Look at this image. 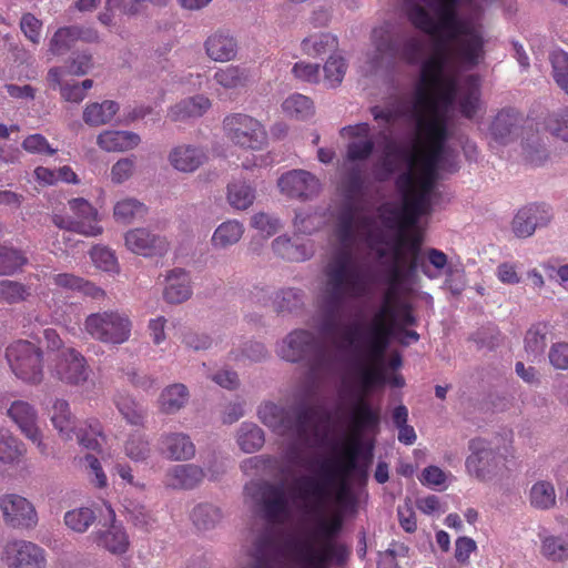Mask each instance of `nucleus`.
Wrapping results in <instances>:
<instances>
[{
    "label": "nucleus",
    "instance_id": "nucleus-3",
    "mask_svg": "<svg viewBox=\"0 0 568 568\" xmlns=\"http://www.w3.org/2000/svg\"><path fill=\"white\" fill-rule=\"evenodd\" d=\"M325 276L321 300V331L324 336L339 351L361 353L365 349L371 361H382L390 338L396 334L397 321L374 315L366 332L359 323L341 327L338 320L346 301L365 296L368 287L361 271L352 262L349 252L336 256L326 267Z\"/></svg>",
    "mask_w": 568,
    "mask_h": 568
},
{
    "label": "nucleus",
    "instance_id": "nucleus-6",
    "mask_svg": "<svg viewBox=\"0 0 568 568\" xmlns=\"http://www.w3.org/2000/svg\"><path fill=\"white\" fill-rule=\"evenodd\" d=\"M437 21L419 3L414 2L407 8L409 22L419 31L433 37H440L443 31L447 32V39L456 40L463 32L470 28L468 23L458 16L459 0H433Z\"/></svg>",
    "mask_w": 568,
    "mask_h": 568
},
{
    "label": "nucleus",
    "instance_id": "nucleus-29",
    "mask_svg": "<svg viewBox=\"0 0 568 568\" xmlns=\"http://www.w3.org/2000/svg\"><path fill=\"white\" fill-rule=\"evenodd\" d=\"M162 450L174 462H189L195 456V445L184 433H170L161 437Z\"/></svg>",
    "mask_w": 568,
    "mask_h": 568
},
{
    "label": "nucleus",
    "instance_id": "nucleus-45",
    "mask_svg": "<svg viewBox=\"0 0 568 568\" xmlns=\"http://www.w3.org/2000/svg\"><path fill=\"white\" fill-rule=\"evenodd\" d=\"M272 247L280 257L292 262L305 261L310 256L305 245L297 244L285 236L276 237L272 243Z\"/></svg>",
    "mask_w": 568,
    "mask_h": 568
},
{
    "label": "nucleus",
    "instance_id": "nucleus-14",
    "mask_svg": "<svg viewBox=\"0 0 568 568\" xmlns=\"http://www.w3.org/2000/svg\"><path fill=\"white\" fill-rule=\"evenodd\" d=\"M296 555L303 568H328L333 560L343 565L349 551L346 546L331 541L322 542L321 548L313 541H304L297 547Z\"/></svg>",
    "mask_w": 568,
    "mask_h": 568
},
{
    "label": "nucleus",
    "instance_id": "nucleus-11",
    "mask_svg": "<svg viewBox=\"0 0 568 568\" xmlns=\"http://www.w3.org/2000/svg\"><path fill=\"white\" fill-rule=\"evenodd\" d=\"M0 510L3 524L14 530L30 531L38 526L36 507L26 497L18 494L0 496Z\"/></svg>",
    "mask_w": 568,
    "mask_h": 568
},
{
    "label": "nucleus",
    "instance_id": "nucleus-17",
    "mask_svg": "<svg viewBox=\"0 0 568 568\" xmlns=\"http://www.w3.org/2000/svg\"><path fill=\"white\" fill-rule=\"evenodd\" d=\"M9 418L18 426L21 433L43 452L42 434L38 426V413L26 400H14L7 409Z\"/></svg>",
    "mask_w": 568,
    "mask_h": 568
},
{
    "label": "nucleus",
    "instance_id": "nucleus-9",
    "mask_svg": "<svg viewBox=\"0 0 568 568\" xmlns=\"http://www.w3.org/2000/svg\"><path fill=\"white\" fill-rule=\"evenodd\" d=\"M445 68L437 62V59H426L420 67V80L416 88L412 115L442 114L438 111V101L435 97V88L448 77L444 75Z\"/></svg>",
    "mask_w": 568,
    "mask_h": 568
},
{
    "label": "nucleus",
    "instance_id": "nucleus-35",
    "mask_svg": "<svg viewBox=\"0 0 568 568\" xmlns=\"http://www.w3.org/2000/svg\"><path fill=\"white\" fill-rule=\"evenodd\" d=\"M211 100L207 97L197 94L173 105L169 111V118L174 122L199 118L211 108Z\"/></svg>",
    "mask_w": 568,
    "mask_h": 568
},
{
    "label": "nucleus",
    "instance_id": "nucleus-15",
    "mask_svg": "<svg viewBox=\"0 0 568 568\" xmlns=\"http://www.w3.org/2000/svg\"><path fill=\"white\" fill-rule=\"evenodd\" d=\"M277 186L285 196L302 201L311 200L321 190L318 179L305 170H291L282 174L277 180Z\"/></svg>",
    "mask_w": 568,
    "mask_h": 568
},
{
    "label": "nucleus",
    "instance_id": "nucleus-28",
    "mask_svg": "<svg viewBox=\"0 0 568 568\" xmlns=\"http://www.w3.org/2000/svg\"><path fill=\"white\" fill-rule=\"evenodd\" d=\"M455 41L458 55L465 64L475 67L484 58V38L474 28L467 29Z\"/></svg>",
    "mask_w": 568,
    "mask_h": 568
},
{
    "label": "nucleus",
    "instance_id": "nucleus-59",
    "mask_svg": "<svg viewBox=\"0 0 568 568\" xmlns=\"http://www.w3.org/2000/svg\"><path fill=\"white\" fill-rule=\"evenodd\" d=\"M115 405L120 414L129 424L134 426L143 425L144 412L131 397L119 396L115 399Z\"/></svg>",
    "mask_w": 568,
    "mask_h": 568
},
{
    "label": "nucleus",
    "instance_id": "nucleus-25",
    "mask_svg": "<svg viewBox=\"0 0 568 568\" xmlns=\"http://www.w3.org/2000/svg\"><path fill=\"white\" fill-rule=\"evenodd\" d=\"M205 54L215 62H229L236 58L237 41L225 30H216L204 41Z\"/></svg>",
    "mask_w": 568,
    "mask_h": 568
},
{
    "label": "nucleus",
    "instance_id": "nucleus-20",
    "mask_svg": "<svg viewBox=\"0 0 568 568\" xmlns=\"http://www.w3.org/2000/svg\"><path fill=\"white\" fill-rule=\"evenodd\" d=\"M108 518L103 525L105 529H100L93 536V540L100 546L114 555H122L129 548V537L122 525L116 524L115 513L109 506L106 507Z\"/></svg>",
    "mask_w": 568,
    "mask_h": 568
},
{
    "label": "nucleus",
    "instance_id": "nucleus-18",
    "mask_svg": "<svg viewBox=\"0 0 568 568\" xmlns=\"http://www.w3.org/2000/svg\"><path fill=\"white\" fill-rule=\"evenodd\" d=\"M316 336L306 329H296L288 334L280 348V355L287 362H300L320 352Z\"/></svg>",
    "mask_w": 568,
    "mask_h": 568
},
{
    "label": "nucleus",
    "instance_id": "nucleus-64",
    "mask_svg": "<svg viewBox=\"0 0 568 568\" xmlns=\"http://www.w3.org/2000/svg\"><path fill=\"white\" fill-rule=\"evenodd\" d=\"M546 129L555 136L568 141V108L554 112L546 119Z\"/></svg>",
    "mask_w": 568,
    "mask_h": 568
},
{
    "label": "nucleus",
    "instance_id": "nucleus-56",
    "mask_svg": "<svg viewBox=\"0 0 568 568\" xmlns=\"http://www.w3.org/2000/svg\"><path fill=\"white\" fill-rule=\"evenodd\" d=\"M549 59L556 84L568 94V53L557 50L550 54Z\"/></svg>",
    "mask_w": 568,
    "mask_h": 568
},
{
    "label": "nucleus",
    "instance_id": "nucleus-63",
    "mask_svg": "<svg viewBox=\"0 0 568 568\" xmlns=\"http://www.w3.org/2000/svg\"><path fill=\"white\" fill-rule=\"evenodd\" d=\"M273 303L276 312H291L302 305V292L295 288L282 290L276 293Z\"/></svg>",
    "mask_w": 568,
    "mask_h": 568
},
{
    "label": "nucleus",
    "instance_id": "nucleus-4",
    "mask_svg": "<svg viewBox=\"0 0 568 568\" xmlns=\"http://www.w3.org/2000/svg\"><path fill=\"white\" fill-rule=\"evenodd\" d=\"M396 187L399 191L403 205L400 211H392L394 216H382V222L387 229H397V235L392 245V253L397 260H402L403 253L409 255V268L415 271L419 266V254L423 239L419 233H410L419 219L432 210V192H425L417 186V176L413 171H406L398 175Z\"/></svg>",
    "mask_w": 568,
    "mask_h": 568
},
{
    "label": "nucleus",
    "instance_id": "nucleus-5",
    "mask_svg": "<svg viewBox=\"0 0 568 568\" xmlns=\"http://www.w3.org/2000/svg\"><path fill=\"white\" fill-rule=\"evenodd\" d=\"M412 116L416 125L417 141L415 152L408 160V171L417 176L418 187L433 192L446 153L448 123L444 114Z\"/></svg>",
    "mask_w": 568,
    "mask_h": 568
},
{
    "label": "nucleus",
    "instance_id": "nucleus-52",
    "mask_svg": "<svg viewBox=\"0 0 568 568\" xmlns=\"http://www.w3.org/2000/svg\"><path fill=\"white\" fill-rule=\"evenodd\" d=\"M97 516L89 507H80L69 510L64 515V524L75 532H85L95 521Z\"/></svg>",
    "mask_w": 568,
    "mask_h": 568
},
{
    "label": "nucleus",
    "instance_id": "nucleus-46",
    "mask_svg": "<svg viewBox=\"0 0 568 568\" xmlns=\"http://www.w3.org/2000/svg\"><path fill=\"white\" fill-rule=\"evenodd\" d=\"M337 48V39L329 33H316L302 41V50L305 54L320 57Z\"/></svg>",
    "mask_w": 568,
    "mask_h": 568
},
{
    "label": "nucleus",
    "instance_id": "nucleus-32",
    "mask_svg": "<svg viewBox=\"0 0 568 568\" xmlns=\"http://www.w3.org/2000/svg\"><path fill=\"white\" fill-rule=\"evenodd\" d=\"M190 282V276L184 270L170 271L163 292L164 300L171 304H180L189 300L192 294Z\"/></svg>",
    "mask_w": 568,
    "mask_h": 568
},
{
    "label": "nucleus",
    "instance_id": "nucleus-34",
    "mask_svg": "<svg viewBox=\"0 0 568 568\" xmlns=\"http://www.w3.org/2000/svg\"><path fill=\"white\" fill-rule=\"evenodd\" d=\"M520 121L519 113L514 109H503L490 124V134L495 142L507 144Z\"/></svg>",
    "mask_w": 568,
    "mask_h": 568
},
{
    "label": "nucleus",
    "instance_id": "nucleus-47",
    "mask_svg": "<svg viewBox=\"0 0 568 568\" xmlns=\"http://www.w3.org/2000/svg\"><path fill=\"white\" fill-rule=\"evenodd\" d=\"M265 442L263 430L255 424L244 423L237 433V444L245 453L258 450Z\"/></svg>",
    "mask_w": 568,
    "mask_h": 568
},
{
    "label": "nucleus",
    "instance_id": "nucleus-39",
    "mask_svg": "<svg viewBox=\"0 0 568 568\" xmlns=\"http://www.w3.org/2000/svg\"><path fill=\"white\" fill-rule=\"evenodd\" d=\"M214 82L225 91H233L246 85L248 73L239 65L219 68L213 74Z\"/></svg>",
    "mask_w": 568,
    "mask_h": 568
},
{
    "label": "nucleus",
    "instance_id": "nucleus-7",
    "mask_svg": "<svg viewBox=\"0 0 568 568\" xmlns=\"http://www.w3.org/2000/svg\"><path fill=\"white\" fill-rule=\"evenodd\" d=\"M83 329L97 342L121 345L131 336L132 321L124 312L106 310L89 314L84 318Z\"/></svg>",
    "mask_w": 568,
    "mask_h": 568
},
{
    "label": "nucleus",
    "instance_id": "nucleus-13",
    "mask_svg": "<svg viewBox=\"0 0 568 568\" xmlns=\"http://www.w3.org/2000/svg\"><path fill=\"white\" fill-rule=\"evenodd\" d=\"M4 568H45V551L39 545L24 540L7 541L0 552Z\"/></svg>",
    "mask_w": 568,
    "mask_h": 568
},
{
    "label": "nucleus",
    "instance_id": "nucleus-42",
    "mask_svg": "<svg viewBox=\"0 0 568 568\" xmlns=\"http://www.w3.org/2000/svg\"><path fill=\"white\" fill-rule=\"evenodd\" d=\"M243 233V225L235 220H230L217 226L213 233L211 242L215 248H225L237 243Z\"/></svg>",
    "mask_w": 568,
    "mask_h": 568
},
{
    "label": "nucleus",
    "instance_id": "nucleus-41",
    "mask_svg": "<svg viewBox=\"0 0 568 568\" xmlns=\"http://www.w3.org/2000/svg\"><path fill=\"white\" fill-rule=\"evenodd\" d=\"M146 213V205L133 197L123 199L116 202L113 207L115 221L125 225L135 220L143 219Z\"/></svg>",
    "mask_w": 568,
    "mask_h": 568
},
{
    "label": "nucleus",
    "instance_id": "nucleus-48",
    "mask_svg": "<svg viewBox=\"0 0 568 568\" xmlns=\"http://www.w3.org/2000/svg\"><path fill=\"white\" fill-rule=\"evenodd\" d=\"M282 108L286 115L296 120H306L314 114L312 100L300 93L286 98Z\"/></svg>",
    "mask_w": 568,
    "mask_h": 568
},
{
    "label": "nucleus",
    "instance_id": "nucleus-22",
    "mask_svg": "<svg viewBox=\"0 0 568 568\" xmlns=\"http://www.w3.org/2000/svg\"><path fill=\"white\" fill-rule=\"evenodd\" d=\"M50 280L57 288L64 292L78 293L95 301H102L106 297V293L103 288L73 273H57L53 274Z\"/></svg>",
    "mask_w": 568,
    "mask_h": 568
},
{
    "label": "nucleus",
    "instance_id": "nucleus-8",
    "mask_svg": "<svg viewBox=\"0 0 568 568\" xmlns=\"http://www.w3.org/2000/svg\"><path fill=\"white\" fill-rule=\"evenodd\" d=\"M6 358L17 378L31 385L43 381V352L32 342L19 339L6 349Z\"/></svg>",
    "mask_w": 568,
    "mask_h": 568
},
{
    "label": "nucleus",
    "instance_id": "nucleus-10",
    "mask_svg": "<svg viewBox=\"0 0 568 568\" xmlns=\"http://www.w3.org/2000/svg\"><path fill=\"white\" fill-rule=\"evenodd\" d=\"M225 136L236 146L261 150L267 144L265 126L255 118L245 113H231L223 120Z\"/></svg>",
    "mask_w": 568,
    "mask_h": 568
},
{
    "label": "nucleus",
    "instance_id": "nucleus-38",
    "mask_svg": "<svg viewBox=\"0 0 568 568\" xmlns=\"http://www.w3.org/2000/svg\"><path fill=\"white\" fill-rule=\"evenodd\" d=\"M118 111L119 104L111 100L89 103L83 110V121L90 126L104 125L113 119Z\"/></svg>",
    "mask_w": 568,
    "mask_h": 568
},
{
    "label": "nucleus",
    "instance_id": "nucleus-31",
    "mask_svg": "<svg viewBox=\"0 0 568 568\" xmlns=\"http://www.w3.org/2000/svg\"><path fill=\"white\" fill-rule=\"evenodd\" d=\"M140 136L130 131L105 130L97 138V144L105 152H125L139 145Z\"/></svg>",
    "mask_w": 568,
    "mask_h": 568
},
{
    "label": "nucleus",
    "instance_id": "nucleus-54",
    "mask_svg": "<svg viewBox=\"0 0 568 568\" xmlns=\"http://www.w3.org/2000/svg\"><path fill=\"white\" fill-rule=\"evenodd\" d=\"M434 92L438 101V111L446 116V112L454 105L457 98L456 79L453 77L445 79L439 88H435ZM445 119L447 120V118Z\"/></svg>",
    "mask_w": 568,
    "mask_h": 568
},
{
    "label": "nucleus",
    "instance_id": "nucleus-55",
    "mask_svg": "<svg viewBox=\"0 0 568 568\" xmlns=\"http://www.w3.org/2000/svg\"><path fill=\"white\" fill-rule=\"evenodd\" d=\"M53 223L64 230H69L85 236H97L102 233V226L95 225L94 223H87L83 220L67 219L55 214L53 216Z\"/></svg>",
    "mask_w": 568,
    "mask_h": 568
},
{
    "label": "nucleus",
    "instance_id": "nucleus-53",
    "mask_svg": "<svg viewBox=\"0 0 568 568\" xmlns=\"http://www.w3.org/2000/svg\"><path fill=\"white\" fill-rule=\"evenodd\" d=\"M548 324L538 322L530 326L525 335V349L534 355L541 354L546 347Z\"/></svg>",
    "mask_w": 568,
    "mask_h": 568
},
{
    "label": "nucleus",
    "instance_id": "nucleus-60",
    "mask_svg": "<svg viewBox=\"0 0 568 568\" xmlns=\"http://www.w3.org/2000/svg\"><path fill=\"white\" fill-rule=\"evenodd\" d=\"M28 296V287L24 284L10 280L0 281V302L17 304L26 301Z\"/></svg>",
    "mask_w": 568,
    "mask_h": 568
},
{
    "label": "nucleus",
    "instance_id": "nucleus-61",
    "mask_svg": "<svg viewBox=\"0 0 568 568\" xmlns=\"http://www.w3.org/2000/svg\"><path fill=\"white\" fill-rule=\"evenodd\" d=\"M24 450L23 443L16 436L9 433L0 435V462H16Z\"/></svg>",
    "mask_w": 568,
    "mask_h": 568
},
{
    "label": "nucleus",
    "instance_id": "nucleus-30",
    "mask_svg": "<svg viewBox=\"0 0 568 568\" xmlns=\"http://www.w3.org/2000/svg\"><path fill=\"white\" fill-rule=\"evenodd\" d=\"M369 222L366 216H358L353 205L345 206L338 217L336 224V236L344 247H351L356 239V229L358 225L365 226Z\"/></svg>",
    "mask_w": 568,
    "mask_h": 568
},
{
    "label": "nucleus",
    "instance_id": "nucleus-24",
    "mask_svg": "<svg viewBox=\"0 0 568 568\" xmlns=\"http://www.w3.org/2000/svg\"><path fill=\"white\" fill-rule=\"evenodd\" d=\"M75 435L78 443L83 448L97 453L101 458L111 457V446L98 419H88L83 426L79 427Z\"/></svg>",
    "mask_w": 568,
    "mask_h": 568
},
{
    "label": "nucleus",
    "instance_id": "nucleus-40",
    "mask_svg": "<svg viewBox=\"0 0 568 568\" xmlns=\"http://www.w3.org/2000/svg\"><path fill=\"white\" fill-rule=\"evenodd\" d=\"M189 400V390L183 384H173L164 388L160 395V408L165 414L179 412Z\"/></svg>",
    "mask_w": 568,
    "mask_h": 568
},
{
    "label": "nucleus",
    "instance_id": "nucleus-21",
    "mask_svg": "<svg viewBox=\"0 0 568 568\" xmlns=\"http://www.w3.org/2000/svg\"><path fill=\"white\" fill-rule=\"evenodd\" d=\"M124 240L125 246L131 252L143 256L161 255L168 250L165 237L154 234L145 227L128 231Z\"/></svg>",
    "mask_w": 568,
    "mask_h": 568
},
{
    "label": "nucleus",
    "instance_id": "nucleus-37",
    "mask_svg": "<svg viewBox=\"0 0 568 568\" xmlns=\"http://www.w3.org/2000/svg\"><path fill=\"white\" fill-rule=\"evenodd\" d=\"M204 159L203 151L191 145H179L169 155L173 168L182 172L195 171L203 163Z\"/></svg>",
    "mask_w": 568,
    "mask_h": 568
},
{
    "label": "nucleus",
    "instance_id": "nucleus-49",
    "mask_svg": "<svg viewBox=\"0 0 568 568\" xmlns=\"http://www.w3.org/2000/svg\"><path fill=\"white\" fill-rule=\"evenodd\" d=\"M78 27H63L58 29L49 43V50L53 55H61L69 51L79 40Z\"/></svg>",
    "mask_w": 568,
    "mask_h": 568
},
{
    "label": "nucleus",
    "instance_id": "nucleus-12",
    "mask_svg": "<svg viewBox=\"0 0 568 568\" xmlns=\"http://www.w3.org/2000/svg\"><path fill=\"white\" fill-rule=\"evenodd\" d=\"M50 373L67 385L79 386L88 381L90 367L79 351L67 347L55 354L50 364Z\"/></svg>",
    "mask_w": 568,
    "mask_h": 568
},
{
    "label": "nucleus",
    "instance_id": "nucleus-33",
    "mask_svg": "<svg viewBox=\"0 0 568 568\" xmlns=\"http://www.w3.org/2000/svg\"><path fill=\"white\" fill-rule=\"evenodd\" d=\"M193 526L200 531H210L216 528L224 518L223 509L212 503H200L190 514Z\"/></svg>",
    "mask_w": 568,
    "mask_h": 568
},
{
    "label": "nucleus",
    "instance_id": "nucleus-50",
    "mask_svg": "<svg viewBox=\"0 0 568 568\" xmlns=\"http://www.w3.org/2000/svg\"><path fill=\"white\" fill-rule=\"evenodd\" d=\"M255 199V190L244 182H233L227 186L229 203L237 209L245 210L251 206Z\"/></svg>",
    "mask_w": 568,
    "mask_h": 568
},
{
    "label": "nucleus",
    "instance_id": "nucleus-36",
    "mask_svg": "<svg viewBox=\"0 0 568 568\" xmlns=\"http://www.w3.org/2000/svg\"><path fill=\"white\" fill-rule=\"evenodd\" d=\"M480 106V83L477 75H468L458 98V108L463 116L473 119Z\"/></svg>",
    "mask_w": 568,
    "mask_h": 568
},
{
    "label": "nucleus",
    "instance_id": "nucleus-19",
    "mask_svg": "<svg viewBox=\"0 0 568 568\" xmlns=\"http://www.w3.org/2000/svg\"><path fill=\"white\" fill-rule=\"evenodd\" d=\"M343 138L354 139L347 144L346 155L349 161H365L374 152L375 143L371 138V126L366 122L347 125L339 131Z\"/></svg>",
    "mask_w": 568,
    "mask_h": 568
},
{
    "label": "nucleus",
    "instance_id": "nucleus-23",
    "mask_svg": "<svg viewBox=\"0 0 568 568\" xmlns=\"http://www.w3.org/2000/svg\"><path fill=\"white\" fill-rule=\"evenodd\" d=\"M253 561L246 568H275L282 565L284 554L281 545L268 535H261L254 542Z\"/></svg>",
    "mask_w": 568,
    "mask_h": 568
},
{
    "label": "nucleus",
    "instance_id": "nucleus-51",
    "mask_svg": "<svg viewBox=\"0 0 568 568\" xmlns=\"http://www.w3.org/2000/svg\"><path fill=\"white\" fill-rule=\"evenodd\" d=\"M27 263L22 251L0 244V275H12Z\"/></svg>",
    "mask_w": 568,
    "mask_h": 568
},
{
    "label": "nucleus",
    "instance_id": "nucleus-44",
    "mask_svg": "<svg viewBox=\"0 0 568 568\" xmlns=\"http://www.w3.org/2000/svg\"><path fill=\"white\" fill-rule=\"evenodd\" d=\"M367 363H359L357 366L361 384L365 390L374 386L386 384V373L382 366V361L373 362L366 355Z\"/></svg>",
    "mask_w": 568,
    "mask_h": 568
},
{
    "label": "nucleus",
    "instance_id": "nucleus-57",
    "mask_svg": "<svg viewBox=\"0 0 568 568\" xmlns=\"http://www.w3.org/2000/svg\"><path fill=\"white\" fill-rule=\"evenodd\" d=\"M394 263L388 271L387 275V288L384 294H388L390 292V298L398 300V287L403 281V270L404 266L409 267V255L407 253H403L402 260H397L394 255ZM412 271L410 268H408Z\"/></svg>",
    "mask_w": 568,
    "mask_h": 568
},
{
    "label": "nucleus",
    "instance_id": "nucleus-2",
    "mask_svg": "<svg viewBox=\"0 0 568 568\" xmlns=\"http://www.w3.org/2000/svg\"><path fill=\"white\" fill-rule=\"evenodd\" d=\"M261 422L273 432L293 438L286 462H372L374 437L379 430V409L359 396L347 414L346 430L328 439V412L320 405L290 409L274 403L258 408Z\"/></svg>",
    "mask_w": 568,
    "mask_h": 568
},
{
    "label": "nucleus",
    "instance_id": "nucleus-27",
    "mask_svg": "<svg viewBox=\"0 0 568 568\" xmlns=\"http://www.w3.org/2000/svg\"><path fill=\"white\" fill-rule=\"evenodd\" d=\"M508 439L497 435L491 442L483 438H474L469 442L470 456L467 462H488L489 459L506 458L508 453Z\"/></svg>",
    "mask_w": 568,
    "mask_h": 568
},
{
    "label": "nucleus",
    "instance_id": "nucleus-26",
    "mask_svg": "<svg viewBox=\"0 0 568 568\" xmlns=\"http://www.w3.org/2000/svg\"><path fill=\"white\" fill-rule=\"evenodd\" d=\"M205 478L197 464H175L166 470L164 484L173 489H193Z\"/></svg>",
    "mask_w": 568,
    "mask_h": 568
},
{
    "label": "nucleus",
    "instance_id": "nucleus-1",
    "mask_svg": "<svg viewBox=\"0 0 568 568\" xmlns=\"http://www.w3.org/2000/svg\"><path fill=\"white\" fill-rule=\"evenodd\" d=\"M293 464H244L243 471L253 478L244 486L245 501L263 513L271 523L283 521L288 513L287 487L300 509L316 523L315 542L339 534L342 519L327 520L336 508L346 510L356 504L353 477L366 476L368 464H313L306 473H297Z\"/></svg>",
    "mask_w": 568,
    "mask_h": 568
},
{
    "label": "nucleus",
    "instance_id": "nucleus-62",
    "mask_svg": "<svg viewBox=\"0 0 568 568\" xmlns=\"http://www.w3.org/2000/svg\"><path fill=\"white\" fill-rule=\"evenodd\" d=\"M125 513L128 521L140 530H149L152 526V523L154 521L152 515L145 508V506L138 503H129L125 506Z\"/></svg>",
    "mask_w": 568,
    "mask_h": 568
},
{
    "label": "nucleus",
    "instance_id": "nucleus-16",
    "mask_svg": "<svg viewBox=\"0 0 568 568\" xmlns=\"http://www.w3.org/2000/svg\"><path fill=\"white\" fill-rule=\"evenodd\" d=\"M552 217L550 207L546 204H529L516 213L511 230L519 239L531 236L537 227L546 226Z\"/></svg>",
    "mask_w": 568,
    "mask_h": 568
},
{
    "label": "nucleus",
    "instance_id": "nucleus-58",
    "mask_svg": "<svg viewBox=\"0 0 568 568\" xmlns=\"http://www.w3.org/2000/svg\"><path fill=\"white\" fill-rule=\"evenodd\" d=\"M531 505L539 509H548L556 503L554 486L548 481L536 483L530 490Z\"/></svg>",
    "mask_w": 568,
    "mask_h": 568
},
{
    "label": "nucleus",
    "instance_id": "nucleus-43",
    "mask_svg": "<svg viewBox=\"0 0 568 568\" xmlns=\"http://www.w3.org/2000/svg\"><path fill=\"white\" fill-rule=\"evenodd\" d=\"M51 422L63 438H71V434L74 433V419L70 412V405L65 399H57L54 402Z\"/></svg>",
    "mask_w": 568,
    "mask_h": 568
}]
</instances>
